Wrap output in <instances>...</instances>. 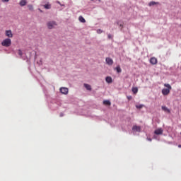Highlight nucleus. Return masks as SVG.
<instances>
[{"label":"nucleus","mask_w":181,"mask_h":181,"mask_svg":"<svg viewBox=\"0 0 181 181\" xmlns=\"http://www.w3.org/2000/svg\"><path fill=\"white\" fill-rule=\"evenodd\" d=\"M164 87H166L167 88H163L162 90V94L163 95H168L172 90V86L169 83H165Z\"/></svg>","instance_id":"1"},{"label":"nucleus","mask_w":181,"mask_h":181,"mask_svg":"<svg viewBox=\"0 0 181 181\" xmlns=\"http://www.w3.org/2000/svg\"><path fill=\"white\" fill-rule=\"evenodd\" d=\"M11 45H12V40L9 38L4 40L1 42V46H4L5 47H9Z\"/></svg>","instance_id":"2"},{"label":"nucleus","mask_w":181,"mask_h":181,"mask_svg":"<svg viewBox=\"0 0 181 181\" xmlns=\"http://www.w3.org/2000/svg\"><path fill=\"white\" fill-rule=\"evenodd\" d=\"M48 29H53L57 26V23L55 21H49L47 23Z\"/></svg>","instance_id":"3"},{"label":"nucleus","mask_w":181,"mask_h":181,"mask_svg":"<svg viewBox=\"0 0 181 181\" xmlns=\"http://www.w3.org/2000/svg\"><path fill=\"white\" fill-rule=\"evenodd\" d=\"M60 93H62V94L67 95V94H69V88H60Z\"/></svg>","instance_id":"4"},{"label":"nucleus","mask_w":181,"mask_h":181,"mask_svg":"<svg viewBox=\"0 0 181 181\" xmlns=\"http://www.w3.org/2000/svg\"><path fill=\"white\" fill-rule=\"evenodd\" d=\"M5 35L7 37H13V34H12V30H6Z\"/></svg>","instance_id":"5"},{"label":"nucleus","mask_w":181,"mask_h":181,"mask_svg":"<svg viewBox=\"0 0 181 181\" xmlns=\"http://www.w3.org/2000/svg\"><path fill=\"white\" fill-rule=\"evenodd\" d=\"M154 134L156 135H162V134H163V129H162V128L157 129L155 130Z\"/></svg>","instance_id":"6"},{"label":"nucleus","mask_w":181,"mask_h":181,"mask_svg":"<svg viewBox=\"0 0 181 181\" xmlns=\"http://www.w3.org/2000/svg\"><path fill=\"white\" fill-rule=\"evenodd\" d=\"M150 63L151 64L155 65L158 64V59H156V57H151L150 59Z\"/></svg>","instance_id":"7"},{"label":"nucleus","mask_w":181,"mask_h":181,"mask_svg":"<svg viewBox=\"0 0 181 181\" xmlns=\"http://www.w3.org/2000/svg\"><path fill=\"white\" fill-rule=\"evenodd\" d=\"M132 131H135V132H141V126L134 125L132 127Z\"/></svg>","instance_id":"8"},{"label":"nucleus","mask_w":181,"mask_h":181,"mask_svg":"<svg viewBox=\"0 0 181 181\" xmlns=\"http://www.w3.org/2000/svg\"><path fill=\"white\" fill-rule=\"evenodd\" d=\"M106 63L109 66H112V64L114 63V61H112V59L107 57L106 58Z\"/></svg>","instance_id":"9"},{"label":"nucleus","mask_w":181,"mask_h":181,"mask_svg":"<svg viewBox=\"0 0 181 181\" xmlns=\"http://www.w3.org/2000/svg\"><path fill=\"white\" fill-rule=\"evenodd\" d=\"M103 105H105L106 107H110V105H111V102L108 100H103Z\"/></svg>","instance_id":"10"},{"label":"nucleus","mask_w":181,"mask_h":181,"mask_svg":"<svg viewBox=\"0 0 181 181\" xmlns=\"http://www.w3.org/2000/svg\"><path fill=\"white\" fill-rule=\"evenodd\" d=\"M26 4H28V1L26 0H21L19 5L21 6H25Z\"/></svg>","instance_id":"11"},{"label":"nucleus","mask_w":181,"mask_h":181,"mask_svg":"<svg viewBox=\"0 0 181 181\" xmlns=\"http://www.w3.org/2000/svg\"><path fill=\"white\" fill-rule=\"evenodd\" d=\"M161 108L163 111H165V112H168V114H170V110L166 106H162Z\"/></svg>","instance_id":"12"},{"label":"nucleus","mask_w":181,"mask_h":181,"mask_svg":"<svg viewBox=\"0 0 181 181\" xmlns=\"http://www.w3.org/2000/svg\"><path fill=\"white\" fill-rule=\"evenodd\" d=\"M115 70H116L117 73L119 74V73H122V69H121V66H119V65H118Z\"/></svg>","instance_id":"13"},{"label":"nucleus","mask_w":181,"mask_h":181,"mask_svg":"<svg viewBox=\"0 0 181 181\" xmlns=\"http://www.w3.org/2000/svg\"><path fill=\"white\" fill-rule=\"evenodd\" d=\"M106 82L108 83L109 84L112 83V78L111 76H107L105 78Z\"/></svg>","instance_id":"14"},{"label":"nucleus","mask_w":181,"mask_h":181,"mask_svg":"<svg viewBox=\"0 0 181 181\" xmlns=\"http://www.w3.org/2000/svg\"><path fill=\"white\" fill-rule=\"evenodd\" d=\"M153 5H159V2L151 1V2L148 4V6H153Z\"/></svg>","instance_id":"15"},{"label":"nucleus","mask_w":181,"mask_h":181,"mask_svg":"<svg viewBox=\"0 0 181 181\" xmlns=\"http://www.w3.org/2000/svg\"><path fill=\"white\" fill-rule=\"evenodd\" d=\"M84 87H85V88H86V90H88L89 91H91V86L90 85L85 83Z\"/></svg>","instance_id":"16"},{"label":"nucleus","mask_w":181,"mask_h":181,"mask_svg":"<svg viewBox=\"0 0 181 181\" xmlns=\"http://www.w3.org/2000/svg\"><path fill=\"white\" fill-rule=\"evenodd\" d=\"M28 8L29 11H30L31 12H33V11H34L33 5H32V4H28Z\"/></svg>","instance_id":"17"},{"label":"nucleus","mask_w":181,"mask_h":181,"mask_svg":"<svg viewBox=\"0 0 181 181\" xmlns=\"http://www.w3.org/2000/svg\"><path fill=\"white\" fill-rule=\"evenodd\" d=\"M78 21H80L82 23H86V19L83 18V16H79Z\"/></svg>","instance_id":"18"},{"label":"nucleus","mask_w":181,"mask_h":181,"mask_svg":"<svg viewBox=\"0 0 181 181\" xmlns=\"http://www.w3.org/2000/svg\"><path fill=\"white\" fill-rule=\"evenodd\" d=\"M132 92L134 93V94H136V93H138V88L136 87H134V88H132Z\"/></svg>","instance_id":"19"},{"label":"nucleus","mask_w":181,"mask_h":181,"mask_svg":"<svg viewBox=\"0 0 181 181\" xmlns=\"http://www.w3.org/2000/svg\"><path fill=\"white\" fill-rule=\"evenodd\" d=\"M117 25H119V26H120L121 29H122V26H124V23L122 21H119L117 23Z\"/></svg>","instance_id":"20"},{"label":"nucleus","mask_w":181,"mask_h":181,"mask_svg":"<svg viewBox=\"0 0 181 181\" xmlns=\"http://www.w3.org/2000/svg\"><path fill=\"white\" fill-rule=\"evenodd\" d=\"M144 107V105H136V108H137L138 110H141V108Z\"/></svg>","instance_id":"21"},{"label":"nucleus","mask_w":181,"mask_h":181,"mask_svg":"<svg viewBox=\"0 0 181 181\" xmlns=\"http://www.w3.org/2000/svg\"><path fill=\"white\" fill-rule=\"evenodd\" d=\"M44 8L45 9H50V8H51L50 4H45V5H44Z\"/></svg>","instance_id":"22"},{"label":"nucleus","mask_w":181,"mask_h":181,"mask_svg":"<svg viewBox=\"0 0 181 181\" xmlns=\"http://www.w3.org/2000/svg\"><path fill=\"white\" fill-rule=\"evenodd\" d=\"M18 54L21 57H22V56H23V53L22 52L21 49H18Z\"/></svg>","instance_id":"23"},{"label":"nucleus","mask_w":181,"mask_h":181,"mask_svg":"<svg viewBox=\"0 0 181 181\" xmlns=\"http://www.w3.org/2000/svg\"><path fill=\"white\" fill-rule=\"evenodd\" d=\"M128 100H132V96H127Z\"/></svg>","instance_id":"24"},{"label":"nucleus","mask_w":181,"mask_h":181,"mask_svg":"<svg viewBox=\"0 0 181 181\" xmlns=\"http://www.w3.org/2000/svg\"><path fill=\"white\" fill-rule=\"evenodd\" d=\"M2 2H9V0H1Z\"/></svg>","instance_id":"25"},{"label":"nucleus","mask_w":181,"mask_h":181,"mask_svg":"<svg viewBox=\"0 0 181 181\" xmlns=\"http://www.w3.org/2000/svg\"><path fill=\"white\" fill-rule=\"evenodd\" d=\"M147 140H148L149 142H152V139H151V138H147Z\"/></svg>","instance_id":"26"},{"label":"nucleus","mask_w":181,"mask_h":181,"mask_svg":"<svg viewBox=\"0 0 181 181\" xmlns=\"http://www.w3.org/2000/svg\"><path fill=\"white\" fill-rule=\"evenodd\" d=\"M112 37L111 35H108V39H112Z\"/></svg>","instance_id":"27"},{"label":"nucleus","mask_w":181,"mask_h":181,"mask_svg":"<svg viewBox=\"0 0 181 181\" xmlns=\"http://www.w3.org/2000/svg\"><path fill=\"white\" fill-rule=\"evenodd\" d=\"M178 148H181V144L178 145Z\"/></svg>","instance_id":"28"},{"label":"nucleus","mask_w":181,"mask_h":181,"mask_svg":"<svg viewBox=\"0 0 181 181\" xmlns=\"http://www.w3.org/2000/svg\"><path fill=\"white\" fill-rule=\"evenodd\" d=\"M60 117H63V115H60Z\"/></svg>","instance_id":"29"}]
</instances>
